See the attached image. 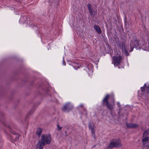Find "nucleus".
Wrapping results in <instances>:
<instances>
[{
	"instance_id": "24",
	"label": "nucleus",
	"mask_w": 149,
	"mask_h": 149,
	"mask_svg": "<svg viewBox=\"0 0 149 149\" xmlns=\"http://www.w3.org/2000/svg\"><path fill=\"white\" fill-rule=\"evenodd\" d=\"M65 61H63V65H65Z\"/></svg>"
},
{
	"instance_id": "18",
	"label": "nucleus",
	"mask_w": 149,
	"mask_h": 149,
	"mask_svg": "<svg viewBox=\"0 0 149 149\" xmlns=\"http://www.w3.org/2000/svg\"><path fill=\"white\" fill-rule=\"evenodd\" d=\"M149 134V130H147L145 131L143 133V136L144 137L147 135H148Z\"/></svg>"
},
{
	"instance_id": "15",
	"label": "nucleus",
	"mask_w": 149,
	"mask_h": 149,
	"mask_svg": "<svg viewBox=\"0 0 149 149\" xmlns=\"http://www.w3.org/2000/svg\"><path fill=\"white\" fill-rule=\"evenodd\" d=\"M94 28L98 33L100 34L101 33V31L99 26L95 24L94 25Z\"/></svg>"
},
{
	"instance_id": "20",
	"label": "nucleus",
	"mask_w": 149,
	"mask_h": 149,
	"mask_svg": "<svg viewBox=\"0 0 149 149\" xmlns=\"http://www.w3.org/2000/svg\"><path fill=\"white\" fill-rule=\"evenodd\" d=\"M57 127L58 129L59 130H61L62 128V127H60L58 125H57Z\"/></svg>"
},
{
	"instance_id": "23",
	"label": "nucleus",
	"mask_w": 149,
	"mask_h": 149,
	"mask_svg": "<svg viewBox=\"0 0 149 149\" xmlns=\"http://www.w3.org/2000/svg\"><path fill=\"white\" fill-rule=\"evenodd\" d=\"M80 107H83V104H81L80 105Z\"/></svg>"
},
{
	"instance_id": "5",
	"label": "nucleus",
	"mask_w": 149,
	"mask_h": 149,
	"mask_svg": "<svg viewBox=\"0 0 149 149\" xmlns=\"http://www.w3.org/2000/svg\"><path fill=\"white\" fill-rule=\"evenodd\" d=\"M122 59V57L121 56H114L113 57L112 63L115 66H118L121 63Z\"/></svg>"
},
{
	"instance_id": "6",
	"label": "nucleus",
	"mask_w": 149,
	"mask_h": 149,
	"mask_svg": "<svg viewBox=\"0 0 149 149\" xmlns=\"http://www.w3.org/2000/svg\"><path fill=\"white\" fill-rule=\"evenodd\" d=\"M147 38L142 47L144 50L149 51V35H147Z\"/></svg>"
},
{
	"instance_id": "4",
	"label": "nucleus",
	"mask_w": 149,
	"mask_h": 149,
	"mask_svg": "<svg viewBox=\"0 0 149 149\" xmlns=\"http://www.w3.org/2000/svg\"><path fill=\"white\" fill-rule=\"evenodd\" d=\"M119 140V139H117L116 140V141H113L110 143L108 147L105 149H111L114 147H121V145L118 142Z\"/></svg>"
},
{
	"instance_id": "10",
	"label": "nucleus",
	"mask_w": 149,
	"mask_h": 149,
	"mask_svg": "<svg viewBox=\"0 0 149 149\" xmlns=\"http://www.w3.org/2000/svg\"><path fill=\"white\" fill-rule=\"evenodd\" d=\"M87 6L91 16L92 17H94L95 14H93V13H95V12L93 9L91 7V5L90 3H88L87 5Z\"/></svg>"
},
{
	"instance_id": "7",
	"label": "nucleus",
	"mask_w": 149,
	"mask_h": 149,
	"mask_svg": "<svg viewBox=\"0 0 149 149\" xmlns=\"http://www.w3.org/2000/svg\"><path fill=\"white\" fill-rule=\"evenodd\" d=\"M73 108L72 106L69 103H67L65 104L62 108V111L64 112H69L72 110Z\"/></svg>"
},
{
	"instance_id": "12",
	"label": "nucleus",
	"mask_w": 149,
	"mask_h": 149,
	"mask_svg": "<svg viewBox=\"0 0 149 149\" xmlns=\"http://www.w3.org/2000/svg\"><path fill=\"white\" fill-rule=\"evenodd\" d=\"M126 126L127 128H137L139 127L138 124L132 123H127Z\"/></svg>"
},
{
	"instance_id": "11",
	"label": "nucleus",
	"mask_w": 149,
	"mask_h": 149,
	"mask_svg": "<svg viewBox=\"0 0 149 149\" xmlns=\"http://www.w3.org/2000/svg\"><path fill=\"white\" fill-rule=\"evenodd\" d=\"M12 135H11V139L14 141H16L19 139V135L17 133L15 132H12Z\"/></svg>"
},
{
	"instance_id": "17",
	"label": "nucleus",
	"mask_w": 149,
	"mask_h": 149,
	"mask_svg": "<svg viewBox=\"0 0 149 149\" xmlns=\"http://www.w3.org/2000/svg\"><path fill=\"white\" fill-rule=\"evenodd\" d=\"M122 52L124 53L125 55L126 56H128L129 55V54L126 49H124L123 51H122Z\"/></svg>"
},
{
	"instance_id": "13",
	"label": "nucleus",
	"mask_w": 149,
	"mask_h": 149,
	"mask_svg": "<svg viewBox=\"0 0 149 149\" xmlns=\"http://www.w3.org/2000/svg\"><path fill=\"white\" fill-rule=\"evenodd\" d=\"M118 47L121 49L122 51L126 49L125 42H120L118 45Z\"/></svg>"
},
{
	"instance_id": "1",
	"label": "nucleus",
	"mask_w": 149,
	"mask_h": 149,
	"mask_svg": "<svg viewBox=\"0 0 149 149\" xmlns=\"http://www.w3.org/2000/svg\"><path fill=\"white\" fill-rule=\"evenodd\" d=\"M110 97V95L107 94L103 98L102 102V104L103 107L106 106L108 109L110 111H112L115 107V100L113 98L112 103H109V100Z\"/></svg>"
},
{
	"instance_id": "14",
	"label": "nucleus",
	"mask_w": 149,
	"mask_h": 149,
	"mask_svg": "<svg viewBox=\"0 0 149 149\" xmlns=\"http://www.w3.org/2000/svg\"><path fill=\"white\" fill-rule=\"evenodd\" d=\"M149 140V137L148 136H146L143 138L142 140V142L143 143V147H145L146 146L145 144H146V143L145 142L148 141Z\"/></svg>"
},
{
	"instance_id": "21",
	"label": "nucleus",
	"mask_w": 149,
	"mask_h": 149,
	"mask_svg": "<svg viewBox=\"0 0 149 149\" xmlns=\"http://www.w3.org/2000/svg\"><path fill=\"white\" fill-rule=\"evenodd\" d=\"M145 146H146L145 147H147V148H148H148H149V144H148V143H146V144H145Z\"/></svg>"
},
{
	"instance_id": "19",
	"label": "nucleus",
	"mask_w": 149,
	"mask_h": 149,
	"mask_svg": "<svg viewBox=\"0 0 149 149\" xmlns=\"http://www.w3.org/2000/svg\"><path fill=\"white\" fill-rule=\"evenodd\" d=\"M130 52H132L133 51V49L134 48H135V47H133V46H130Z\"/></svg>"
},
{
	"instance_id": "3",
	"label": "nucleus",
	"mask_w": 149,
	"mask_h": 149,
	"mask_svg": "<svg viewBox=\"0 0 149 149\" xmlns=\"http://www.w3.org/2000/svg\"><path fill=\"white\" fill-rule=\"evenodd\" d=\"M130 46L134 47L137 49L140 47V40L136 38L132 39L130 42Z\"/></svg>"
},
{
	"instance_id": "25",
	"label": "nucleus",
	"mask_w": 149,
	"mask_h": 149,
	"mask_svg": "<svg viewBox=\"0 0 149 149\" xmlns=\"http://www.w3.org/2000/svg\"><path fill=\"white\" fill-rule=\"evenodd\" d=\"M75 69H77L78 68H79V67H78L77 68H75V67H74Z\"/></svg>"
},
{
	"instance_id": "9",
	"label": "nucleus",
	"mask_w": 149,
	"mask_h": 149,
	"mask_svg": "<svg viewBox=\"0 0 149 149\" xmlns=\"http://www.w3.org/2000/svg\"><path fill=\"white\" fill-rule=\"evenodd\" d=\"M95 126L93 124L89 123L88 125V127L91 130V132L92 134V136L94 138H95V130H94Z\"/></svg>"
},
{
	"instance_id": "2",
	"label": "nucleus",
	"mask_w": 149,
	"mask_h": 149,
	"mask_svg": "<svg viewBox=\"0 0 149 149\" xmlns=\"http://www.w3.org/2000/svg\"><path fill=\"white\" fill-rule=\"evenodd\" d=\"M41 142L39 148V149H43L44 146L46 143L49 144L51 141V138L49 134L45 135H43L41 136Z\"/></svg>"
},
{
	"instance_id": "8",
	"label": "nucleus",
	"mask_w": 149,
	"mask_h": 149,
	"mask_svg": "<svg viewBox=\"0 0 149 149\" xmlns=\"http://www.w3.org/2000/svg\"><path fill=\"white\" fill-rule=\"evenodd\" d=\"M141 90L142 92L149 93V85L145 84L143 87L141 88Z\"/></svg>"
},
{
	"instance_id": "26",
	"label": "nucleus",
	"mask_w": 149,
	"mask_h": 149,
	"mask_svg": "<svg viewBox=\"0 0 149 149\" xmlns=\"http://www.w3.org/2000/svg\"><path fill=\"white\" fill-rule=\"evenodd\" d=\"M38 147H37L36 149H38Z\"/></svg>"
},
{
	"instance_id": "16",
	"label": "nucleus",
	"mask_w": 149,
	"mask_h": 149,
	"mask_svg": "<svg viewBox=\"0 0 149 149\" xmlns=\"http://www.w3.org/2000/svg\"><path fill=\"white\" fill-rule=\"evenodd\" d=\"M42 129L41 128H39L37 129L36 134L39 137L42 132Z\"/></svg>"
},
{
	"instance_id": "22",
	"label": "nucleus",
	"mask_w": 149,
	"mask_h": 149,
	"mask_svg": "<svg viewBox=\"0 0 149 149\" xmlns=\"http://www.w3.org/2000/svg\"><path fill=\"white\" fill-rule=\"evenodd\" d=\"M118 106L119 107H120V104L119 102H118Z\"/></svg>"
}]
</instances>
